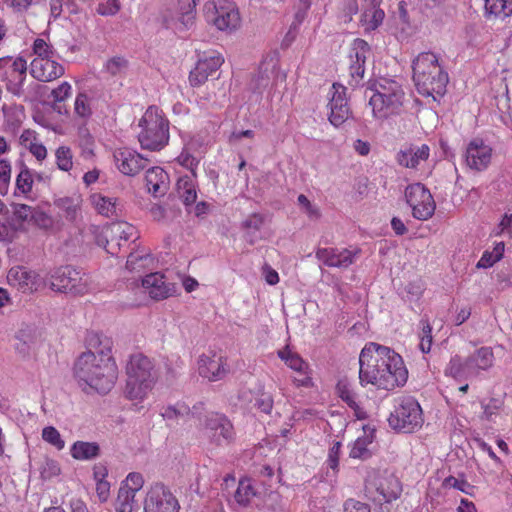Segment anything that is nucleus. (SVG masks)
Returning <instances> with one entry per match:
<instances>
[{
  "label": "nucleus",
  "instance_id": "1",
  "mask_svg": "<svg viewBox=\"0 0 512 512\" xmlns=\"http://www.w3.org/2000/svg\"><path fill=\"white\" fill-rule=\"evenodd\" d=\"M359 379L362 385L372 384L380 389L393 390L403 386L408 371L402 357L386 346L369 343L359 356Z\"/></svg>",
  "mask_w": 512,
  "mask_h": 512
},
{
  "label": "nucleus",
  "instance_id": "2",
  "mask_svg": "<svg viewBox=\"0 0 512 512\" xmlns=\"http://www.w3.org/2000/svg\"><path fill=\"white\" fill-rule=\"evenodd\" d=\"M102 348L82 353L74 364V376L83 391L108 393L115 385L118 369L112 357L111 341L100 342Z\"/></svg>",
  "mask_w": 512,
  "mask_h": 512
},
{
  "label": "nucleus",
  "instance_id": "3",
  "mask_svg": "<svg viewBox=\"0 0 512 512\" xmlns=\"http://www.w3.org/2000/svg\"><path fill=\"white\" fill-rule=\"evenodd\" d=\"M413 80L421 95L437 101L446 92L448 74L434 53L423 52L413 61Z\"/></svg>",
  "mask_w": 512,
  "mask_h": 512
},
{
  "label": "nucleus",
  "instance_id": "4",
  "mask_svg": "<svg viewBox=\"0 0 512 512\" xmlns=\"http://www.w3.org/2000/svg\"><path fill=\"white\" fill-rule=\"evenodd\" d=\"M126 375L125 396L137 402H142L149 396L159 378L153 361L142 353L130 356Z\"/></svg>",
  "mask_w": 512,
  "mask_h": 512
},
{
  "label": "nucleus",
  "instance_id": "5",
  "mask_svg": "<svg viewBox=\"0 0 512 512\" xmlns=\"http://www.w3.org/2000/svg\"><path fill=\"white\" fill-rule=\"evenodd\" d=\"M369 106L374 118L383 120L400 112L405 93L402 85L393 79H380L370 88Z\"/></svg>",
  "mask_w": 512,
  "mask_h": 512
},
{
  "label": "nucleus",
  "instance_id": "6",
  "mask_svg": "<svg viewBox=\"0 0 512 512\" xmlns=\"http://www.w3.org/2000/svg\"><path fill=\"white\" fill-rule=\"evenodd\" d=\"M139 126L141 131L138 140L143 149L159 151L169 142V121L162 111L150 106L142 116Z\"/></svg>",
  "mask_w": 512,
  "mask_h": 512
},
{
  "label": "nucleus",
  "instance_id": "7",
  "mask_svg": "<svg viewBox=\"0 0 512 512\" xmlns=\"http://www.w3.org/2000/svg\"><path fill=\"white\" fill-rule=\"evenodd\" d=\"M494 353L491 347L483 346L466 358L459 355L451 357L445 368V375L455 379H469L490 370L494 365Z\"/></svg>",
  "mask_w": 512,
  "mask_h": 512
},
{
  "label": "nucleus",
  "instance_id": "8",
  "mask_svg": "<svg viewBox=\"0 0 512 512\" xmlns=\"http://www.w3.org/2000/svg\"><path fill=\"white\" fill-rule=\"evenodd\" d=\"M388 423L397 432L413 433L419 430L424 423L420 404L411 396L399 397L395 400L394 410L390 413Z\"/></svg>",
  "mask_w": 512,
  "mask_h": 512
},
{
  "label": "nucleus",
  "instance_id": "9",
  "mask_svg": "<svg viewBox=\"0 0 512 512\" xmlns=\"http://www.w3.org/2000/svg\"><path fill=\"white\" fill-rule=\"evenodd\" d=\"M199 432L211 446L225 447L234 442L236 432L232 422L221 413L210 412L200 420Z\"/></svg>",
  "mask_w": 512,
  "mask_h": 512
},
{
  "label": "nucleus",
  "instance_id": "10",
  "mask_svg": "<svg viewBox=\"0 0 512 512\" xmlns=\"http://www.w3.org/2000/svg\"><path fill=\"white\" fill-rule=\"evenodd\" d=\"M49 285L54 291L83 295L90 291L91 280L85 272L72 266H64L51 273Z\"/></svg>",
  "mask_w": 512,
  "mask_h": 512
},
{
  "label": "nucleus",
  "instance_id": "11",
  "mask_svg": "<svg viewBox=\"0 0 512 512\" xmlns=\"http://www.w3.org/2000/svg\"><path fill=\"white\" fill-rule=\"evenodd\" d=\"M206 18L209 22L222 32L233 33L241 26V17L237 6L234 3L216 5L209 3L205 6Z\"/></svg>",
  "mask_w": 512,
  "mask_h": 512
},
{
  "label": "nucleus",
  "instance_id": "12",
  "mask_svg": "<svg viewBox=\"0 0 512 512\" xmlns=\"http://www.w3.org/2000/svg\"><path fill=\"white\" fill-rule=\"evenodd\" d=\"M405 198L414 218L424 221L433 216L436 204L432 194L423 184L409 185L405 190Z\"/></svg>",
  "mask_w": 512,
  "mask_h": 512
},
{
  "label": "nucleus",
  "instance_id": "13",
  "mask_svg": "<svg viewBox=\"0 0 512 512\" xmlns=\"http://www.w3.org/2000/svg\"><path fill=\"white\" fill-rule=\"evenodd\" d=\"M27 63L22 57L0 58V80L5 81L13 95L20 96L26 79Z\"/></svg>",
  "mask_w": 512,
  "mask_h": 512
},
{
  "label": "nucleus",
  "instance_id": "14",
  "mask_svg": "<svg viewBox=\"0 0 512 512\" xmlns=\"http://www.w3.org/2000/svg\"><path fill=\"white\" fill-rule=\"evenodd\" d=\"M177 498L163 483L152 484L144 500V512H179Z\"/></svg>",
  "mask_w": 512,
  "mask_h": 512
},
{
  "label": "nucleus",
  "instance_id": "15",
  "mask_svg": "<svg viewBox=\"0 0 512 512\" xmlns=\"http://www.w3.org/2000/svg\"><path fill=\"white\" fill-rule=\"evenodd\" d=\"M197 369L201 377L211 382L222 380L229 372L227 359L214 352L200 355L197 361Z\"/></svg>",
  "mask_w": 512,
  "mask_h": 512
},
{
  "label": "nucleus",
  "instance_id": "16",
  "mask_svg": "<svg viewBox=\"0 0 512 512\" xmlns=\"http://www.w3.org/2000/svg\"><path fill=\"white\" fill-rule=\"evenodd\" d=\"M370 53L369 44L363 39H355L350 46L349 51V73L350 85L358 86L362 81L365 73V62Z\"/></svg>",
  "mask_w": 512,
  "mask_h": 512
},
{
  "label": "nucleus",
  "instance_id": "17",
  "mask_svg": "<svg viewBox=\"0 0 512 512\" xmlns=\"http://www.w3.org/2000/svg\"><path fill=\"white\" fill-rule=\"evenodd\" d=\"M278 357L295 373L293 383L297 387H311L313 385L311 371L307 362H305L298 353L285 347L278 351Z\"/></svg>",
  "mask_w": 512,
  "mask_h": 512
},
{
  "label": "nucleus",
  "instance_id": "18",
  "mask_svg": "<svg viewBox=\"0 0 512 512\" xmlns=\"http://www.w3.org/2000/svg\"><path fill=\"white\" fill-rule=\"evenodd\" d=\"M492 156V147L482 139H473L466 147L465 161L472 170L479 172L486 170L492 161Z\"/></svg>",
  "mask_w": 512,
  "mask_h": 512
},
{
  "label": "nucleus",
  "instance_id": "19",
  "mask_svg": "<svg viewBox=\"0 0 512 512\" xmlns=\"http://www.w3.org/2000/svg\"><path fill=\"white\" fill-rule=\"evenodd\" d=\"M359 253L358 248H319L316 258L328 267L347 268L355 262Z\"/></svg>",
  "mask_w": 512,
  "mask_h": 512
},
{
  "label": "nucleus",
  "instance_id": "20",
  "mask_svg": "<svg viewBox=\"0 0 512 512\" xmlns=\"http://www.w3.org/2000/svg\"><path fill=\"white\" fill-rule=\"evenodd\" d=\"M329 106V121L333 126L339 127L349 119L351 112L346 99V87L333 84Z\"/></svg>",
  "mask_w": 512,
  "mask_h": 512
},
{
  "label": "nucleus",
  "instance_id": "21",
  "mask_svg": "<svg viewBox=\"0 0 512 512\" xmlns=\"http://www.w3.org/2000/svg\"><path fill=\"white\" fill-rule=\"evenodd\" d=\"M113 159L117 169L127 176L138 174L147 165V159L130 148L116 149L113 153Z\"/></svg>",
  "mask_w": 512,
  "mask_h": 512
},
{
  "label": "nucleus",
  "instance_id": "22",
  "mask_svg": "<svg viewBox=\"0 0 512 512\" xmlns=\"http://www.w3.org/2000/svg\"><path fill=\"white\" fill-rule=\"evenodd\" d=\"M141 286L154 300H163L176 294L175 284L167 282L163 274L150 273L141 280Z\"/></svg>",
  "mask_w": 512,
  "mask_h": 512
},
{
  "label": "nucleus",
  "instance_id": "23",
  "mask_svg": "<svg viewBox=\"0 0 512 512\" xmlns=\"http://www.w3.org/2000/svg\"><path fill=\"white\" fill-rule=\"evenodd\" d=\"M223 62L224 58L219 53H213L199 59L189 75L191 86L197 87L202 85L210 75L220 68Z\"/></svg>",
  "mask_w": 512,
  "mask_h": 512
},
{
  "label": "nucleus",
  "instance_id": "24",
  "mask_svg": "<svg viewBox=\"0 0 512 512\" xmlns=\"http://www.w3.org/2000/svg\"><path fill=\"white\" fill-rule=\"evenodd\" d=\"M429 156L430 147L427 144L408 145L397 153L396 161L402 167L418 170L428 160Z\"/></svg>",
  "mask_w": 512,
  "mask_h": 512
},
{
  "label": "nucleus",
  "instance_id": "25",
  "mask_svg": "<svg viewBox=\"0 0 512 512\" xmlns=\"http://www.w3.org/2000/svg\"><path fill=\"white\" fill-rule=\"evenodd\" d=\"M197 0H178L175 15L168 21L171 28L183 31L194 25Z\"/></svg>",
  "mask_w": 512,
  "mask_h": 512
},
{
  "label": "nucleus",
  "instance_id": "26",
  "mask_svg": "<svg viewBox=\"0 0 512 512\" xmlns=\"http://www.w3.org/2000/svg\"><path fill=\"white\" fill-rule=\"evenodd\" d=\"M31 75L42 82H49L64 74V67L57 61V57L45 60H32Z\"/></svg>",
  "mask_w": 512,
  "mask_h": 512
},
{
  "label": "nucleus",
  "instance_id": "27",
  "mask_svg": "<svg viewBox=\"0 0 512 512\" xmlns=\"http://www.w3.org/2000/svg\"><path fill=\"white\" fill-rule=\"evenodd\" d=\"M146 187L154 197L166 194L169 188V176L163 168L155 166L149 168L145 174Z\"/></svg>",
  "mask_w": 512,
  "mask_h": 512
},
{
  "label": "nucleus",
  "instance_id": "28",
  "mask_svg": "<svg viewBox=\"0 0 512 512\" xmlns=\"http://www.w3.org/2000/svg\"><path fill=\"white\" fill-rule=\"evenodd\" d=\"M8 279L23 293H32L36 291L39 286L38 274L26 268L18 267L11 269L8 274Z\"/></svg>",
  "mask_w": 512,
  "mask_h": 512
},
{
  "label": "nucleus",
  "instance_id": "29",
  "mask_svg": "<svg viewBox=\"0 0 512 512\" xmlns=\"http://www.w3.org/2000/svg\"><path fill=\"white\" fill-rule=\"evenodd\" d=\"M177 193L186 206L195 203L197 199L196 173L184 175L178 179Z\"/></svg>",
  "mask_w": 512,
  "mask_h": 512
},
{
  "label": "nucleus",
  "instance_id": "30",
  "mask_svg": "<svg viewBox=\"0 0 512 512\" xmlns=\"http://www.w3.org/2000/svg\"><path fill=\"white\" fill-rule=\"evenodd\" d=\"M375 438V430L370 427L363 429V435L359 436L350 449V457L354 459H367L371 453L368 448Z\"/></svg>",
  "mask_w": 512,
  "mask_h": 512
},
{
  "label": "nucleus",
  "instance_id": "31",
  "mask_svg": "<svg viewBox=\"0 0 512 512\" xmlns=\"http://www.w3.org/2000/svg\"><path fill=\"white\" fill-rule=\"evenodd\" d=\"M70 454L75 460L88 461L100 454V447L96 442L76 441L70 448Z\"/></svg>",
  "mask_w": 512,
  "mask_h": 512
},
{
  "label": "nucleus",
  "instance_id": "32",
  "mask_svg": "<svg viewBox=\"0 0 512 512\" xmlns=\"http://www.w3.org/2000/svg\"><path fill=\"white\" fill-rule=\"evenodd\" d=\"M265 218L260 213H252L248 215L241 223V228L245 232L246 240L250 244H254L258 239V233L260 232Z\"/></svg>",
  "mask_w": 512,
  "mask_h": 512
},
{
  "label": "nucleus",
  "instance_id": "33",
  "mask_svg": "<svg viewBox=\"0 0 512 512\" xmlns=\"http://www.w3.org/2000/svg\"><path fill=\"white\" fill-rule=\"evenodd\" d=\"M197 142L194 139H190L184 143L181 153L176 158V161L182 167L190 170L191 174L196 173V169L199 165V157L194 154Z\"/></svg>",
  "mask_w": 512,
  "mask_h": 512
},
{
  "label": "nucleus",
  "instance_id": "34",
  "mask_svg": "<svg viewBox=\"0 0 512 512\" xmlns=\"http://www.w3.org/2000/svg\"><path fill=\"white\" fill-rule=\"evenodd\" d=\"M90 201L99 214L106 217H112L116 215L117 203L115 198L107 197L100 193H95L90 196Z\"/></svg>",
  "mask_w": 512,
  "mask_h": 512
},
{
  "label": "nucleus",
  "instance_id": "35",
  "mask_svg": "<svg viewBox=\"0 0 512 512\" xmlns=\"http://www.w3.org/2000/svg\"><path fill=\"white\" fill-rule=\"evenodd\" d=\"M485 14L498 18H507L512 15V3L506 0H483Z\"/></svg>",
  "mask_w": 512,
  "mask_h": 512
},
{
  "label": "nucleus",
  "instance_id": "36",
  "mask_svg": "<svg viewBox=\"0 0 512 512\" xmlns=\"http://www.w3.org/2000/svg\"><path fill=\"white\" fill-rule=\"evenodd\" d=\"M400 491L397 479H387L384 482H381L377 487V492L379 494V498L377 500L379 502H391L399 497Z\"/></svg>",
  "mask_w": 512,
  "mask_h": 512
},
{
  "label": "nucleus",
  "instance_id": "37",
  "mask_svg": "<svg viewBox=\"0 0 512 512\" xmlns=\"http://www.w3.org/2000/svg\"><path fill=\"white\" fill-rule=\"evenodd\" d=\"M505 244L504 242H498L493 247L492 251L486 250L482 254L481 258L477 262V268H489L492 267L496 262H498L504 254Z\"/></svg>",
  "mask_w": 512,
  "mask_h": 512
},
{
  "label": "nucleus",
  "instance_id": "38",
  "mask_svg": "<svg viewBox=\"0 0 512 512\" xmlns=\"http://www.w3.org/2000/svg\"><path fill=\"white\" fill-rule=\"evenodd\" d=\"M136 495L129 490L119 489L118 495L114 504L116 512H132L136 505Z\"/></svg>",
  "mask_w": 512,
  "mask_h": 512
},
{
  "label": "nucleus",
  "instance_id": "39",
  "mask_svg": "<svg viewBox=\"0 0 512 512\" xmlns=\"http://www.w3.org/2000/svg\"><path fill=\"white\" fill-rule=\"evenodd\" d=\"M80 197H63L56 201V205L65 212L66 218L74 220L80 209Z\"/></svg>",
  "mask_w": 512,
  "mask_h": 512
},
{
  "label": "nucleus",
  "instance_id": "40",
  "mask_svg": "<svg viewBox=\"0 0 512 512\" xmlns=\"http://www.w3.org/2000/svg\"><path fill=\"white\" fill-rule=\"evenodd\" d=\"M55 160L58 169L69 172L73 168V153L68 146H59L55 151Z\"/></svg>",
  "mask_w": 512,
  "mask_h": 512
},
{
  "label": "nucleus",
  "instance_id": "41",
  "mask_svg": "<svg viewBox=\"0 0 512 512\" xmlns=\"http://www.w3.org/2000/svg\"><path fill=\"white\" fill-rule=\"evenodd\" d=\"M33 60H45L57 57V52L44 39L37 38L33 43Z\"/></svg>",
  "mask_w": 512,
  "mask_h": 512
},
{
  "label": "nucleus",
  "instance_id": "42",
  "mask_svg": "<svg viewBox=\"0 0 512 512\" xmlns=\"http://www.w3.org/2000/svg\"><path fill=\"white\" fill-rule=\"evenodd\" d=\"M420 325L421 332L419 333V349L423 353H429L433 343L432 326L429 321L425 319L420 321Z\"/></svg>",
  "mask_w": 512,
  "mask_h": 512
},
{
  "label": "nucleus",
  "instance_id": "43",
  "mask_svg": "<svg viewBox=\"0 0 512 512\" xmlns=\"http://www.w3.org/2000/svg\"><path fill=\"white\" fill-rule=\"evenodd\" d=\"M110 232L112 235L119 237L121 240H131L136 237V228L127 222H117L110 226Z\"/></svg>",
  "mask_w": 512,
  "mask_h": 512
},
{
  "label": "nucleus",
  "instance_id": "44",
  "mask_svg": "<svg viewBox=\"0 0 512 512\" xmlns=\"http://www.w3.org/2000/svg\"><path fill=\"white\" fill-rule=\"evenodd\" d=\"M255 496V491L250 483V480H241L235 492V500L240 505H247L250 500Z\"/></svg>",
  "mask_w": 512,
  "mask_h": 512
},
{
  "label": "nucleus",
  "instance_id": "45",
  "mask_svg": "<svg viewBox=\"0 0 512 512\" xmlns=\"http://www.w3.org/2000/svg\"><path fill=\"white\" fill-rule=\"evenodd\" d=\"M42 439L53 446L57 450H62L65 447V441L60 432L53 426H46L42 430Z\"/></svg>",
  "mask_w": 512,
  "mask_h": 512
},
{
  "label": "nucleus",
  "instance_id": "46",
  "mask_svg": "<svg viewBox=\"0 0 512 512\" xmlns=\"http://www.w3.org/2000/svg\"><path fill=\"white\" fill-rule=\"evenodd\" d=\"M150 262H152V258L149 254H139L135 252L128 256L126 268L131 272H140L144 270Z\"/></svg>",
  "mask_w": 512,
  "mask_h": 512
},
{
  "label": "nucleus",
  "instance_id": "47",
  "mask_svg": "<svg viewBox=\"0 0 512 512\" xmlns=\"http://www.w3.org/2000/svg\"><path fill=\"white\" fill-rule=\"evenodd\" d=\"M385 17V13L382 9L370 8L363 13V21L367 25V29L375 30L378 28Z\"/></svg>",
  "mask_w": 512,
  "mask_h": 512
},
{
  "label": "nucleus",
  "instance_id": "48",
  "mask_svg": "<svg viewBox=\"0 0 512 512\" xmlns=\"http://www.w3.org/2000/svg\"><path fill=\"white\" fill-rule=\"evenodd\" d=\"M79 146L81 148L82 156L85 159L92 158L95 150V140L87 130L79 132Z\"/></svg>",
  "mask_w": 512,
  "mask_h": 512
},
{
  "label": "nucleus",
  "instance_id": "49",
  "mask_svg": "<svg viewBox=\"0 0 512 512\" xmlns=\"http://www.w3.org/2000/svg\"><path fill=\"white\" fill-rule=\"evenodd\" d=\"M32 185H33L32 172L26 167L22 168L16 178L17 189L20 192H22L23 194H27V193L31 192Z\"/></svg>",
  "mask_w": 512,
  "mask_h": 512
},
{
  "label": "nucleus",
  "instance_id": "50",
  "mask_svg": "<svg viewBox=\"0 0 512 512\" xmlns=\"http://www.w3.org/2000/svg\"><path fill=\"white\" fill-rule=\"evenodd\" d=\"M128 61L121 56H115L107 60L105 70L111 75H119L126 71Z\"/></svg>",
  "mask_w": 512,
  "mask_h": 512
},
{
  "label": "nucleus",
  "instance_id": "51",
  "mask_svg": "<svg viewBox=\"0 0 512 512\" xmlns=\"http://www.w3.org/2000/svg\"><path fill=\"white\" fill-rule=\"evenodd\" d=\"M443 487L446 489H457L465 494H472L473 486L470 485L466 480L459 479L453 476L445 478L443 481Z\"/></svg>",
  "mask_w": 512,
  "mask_h": 512
},
{
  "label": "nucleus",
  "instance_id": "52",
  "mask_svg": "<svg viewBox=\"0 0 512 512\" xmlns=\"http://www.w3.org/2000/svg\"><path fill=\"white\" fill-rule=\"evenodd\" d=\"M144 479L140 473L132 472L129 473L120 487L124 490H129L133 494H137V492L143 487Z\"/></svg>",
  "mask_w": 512,
  "mask_h": 512
},
{
  "label": "nucleus",
  "instance_id": "53",
  "mask_svg": "<svg viewBox=\"0 0 512 512\" xmlns=\"http://www.w3.org/2000/svg\"><path fill=\"white\" fill-rule=\"evenodd\" d=\"M60 472L59 463L53 459H46L40 468L41 477L45 480L58 476Z\"/></svg>",
  "mask_w": 512,
  "mask_h": 512
},
{
  "label": "nucleus",
  "instance_id": "54",
  "mask_svg": "<svg viewBox=\"0 0 512 512\" xmlns=\"http://www.w3.org/2000/svg\"><path fill=\"white\" fill-rule=\"evenodd\" d=\"M75 113L83 118H87L91 115V107L89 103V98L85 94L77 95L74 104Z\"/></svg>",
  "mask_w": 512,
  "mask_h": 512
},
{
  "label": "nucleus",
  "instance_id": "55",
  "mask_svg": "<svg viewBox=\"0 0 512 512\" xmlns=\"http://www.w3.org/2000/svg\"><path fill=\"white\" fill-rule=\"evenodd\" d=\"M190 414V409L187 405L177 403L175 406H169L164 409L162 416L167 419H174L184 417Z\"/></svg>",
  "mask_w": 512,
  "mask_h": 512
},
{
  "label": "nucleus",
  "instance_id": "56",
  "mask_svg": "<svg viewBox=\"0 0 512 512\" xmlns=\"http://www.w3.org/2000/svg\"><path fill=\"white\" fill-rule=\"evenodd\" d=\"M341 447V442L336 441L332 444L328 452L327 464L334 472L338 471Z\"/></svg>",
  "mask_w": 512,
  "mask_h": 512
},
{
  "label": "nucleus",
  "instance_id": "57",
  "mask_svg": "<svg viewBox=\"0 0 512 512\" xmlns=\"http://www.w3.org/2000/svg\"><path fill=\"white\" fill-rule=\"evenodd\" d=\"M11 179V165L6 160H0V193L7 191Z\"/></svg>",
  "mask_w": 512,
  "mask_h": 512
},
{
  "label": "nucleus",
  "instance_id": "58",
  "mask_svg": "<svg viewBox=\"0 0 512 512\" xmlns=\"http://www.w3.org/2000/svg\"><path fill=\"white\" fill-rule=\"evenodd\" d=\"M35 208L25 204H17L14 207V217L22 222H31Z\"/></svg>",
  "mask_w": 512,
  "mask_h": 512
},
{
  "label": "nucleus",
  "instance_id": "59",
  "mask_svg": "<svg viewBox=\"0 0 512 512\" xmlns=\"http://www.w3.org/2000/svg\"><path fill=\"white\" fill-rule=\"evenodd\" d=\"M31 223L41 229H49L53 225L52 218L45 212L35 209Z\"/></svg>",
  "mask_w": 512,
  "mask_h": 512
},
{
  "label": "nucleus",
  "instance_id": "60",
  "mask_svg": "<svg viewBox=\"0 0 512 512\" xmlns=\"http://www.w3.org/2000/svg\"><path fill=\"white\" fill-rule=\"evenodd\" d=\"M497 236L512 237V214H505L494 231Z\"/></svg>",
  "mask_w": 512,
  "mask_h": 512
},
{
  "label": "nucleus",
  "instance_id": "61",
  "mask_svg": "<svg viewBox=\"0 0 512 512\" xmlns=\"http://www.w3.org/2000/svg\"><path fill=\"white\" fill-rule=\"evenodd\" d=\"M72 87L67 81L62 82L57 88L53 89L51 95L56 102H62L71 95Z\"/></svg>",
  "mask_w": 512,
  "mask_h": 512
},
{
  "label": "nucleus",
  "instance_id": "62",
  "mask_svg": "<svg viewBox=\"0 0 512 512\" xmlns=\"http://www.w3.org/2000/svg\"><path fill=\"white\" fill-rule=\"evenodd\" d=\"M337 390L341 399L345 401L350 407H353L356 404L354 400V394L346 382H338Z\"/></svg>",
  "mask_w": 512,
  "mask_h": 512
},
{
  "label": "nucleus",
  "instance_id": "63",
  "mask_svg": "<svg viewBox=\"0 0 512 512\" xmlns=\"http://www.w3.org/2000/svg\"><path fill=\"white\" fill-rule=\"evenodd\" d=\"M257 408L265 413L270 414L273 409V398L268 393H262L257 399L256 404Z\"/></svg>",
  "mask_w": 512,
  "mask_h": 512
},
{
  "label": "nucleus",
  "instance_id": "64",
  "mask_svg": "<svg viewBox=\"0 0 512 512\" xmlns=\"http://www.w3.org/2000/svg\"><path fill=\"white\" fill-rule=\"evenodd\" d=\"M343 512H370V506L366 503L348 499L344 502Z\"/></svg>",
  "mask_w": 512,
  "mask_h": 512
}]
</instances>
